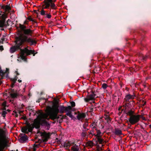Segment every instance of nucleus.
<instances>
[{
  "mask_svg": "<svg viewBox=\"0 0 151 151\" xmlns=\"http://www.w3.org/2000/svg\"><path fill=\"white\" fill-rule=\"evenodd\" d=\"M37 134H39L42 137V139L44 141H47L49 137V134L47 133L46 132H37Z\"/></svg>",
  "mask_w": 151,
  "mask_h": 151,
  "instance_id": "ddd939ff",
  "label": "nucleus"
},
{
  "mask_svg": "<svg viewBox=\"0 0 151 151\" xmlns=\"http://www.w3.org/2000/svg\"><path fill=\"white\" fill-rule=\"evenodd\" d=\"M86 146L89 147H92L93 146V143L91 141H89L87 142L86 144Z\"/></svg>",
  "mask_w": 151,
  "mask_h": 151,
  "instance_id": "b1692460",
  "label": "nucleus"
},
{
  "mask_svg": "<svg viewBox=\"0 0 151 151\" xmlns=\"http://www.w3.org/2000/svg\"><path fill=\"white\" fill-rule=\"evenodd\" d=\"M134 95H131L130 94L127 95L124 99V102H129L130 100L134 99Z\"/></svg>",
  "mask_w": 151,
  "mask_h": 151,
  "instance_id": "2eb2a0df",
  "label": "nucleus"
},
{
  "mask_svg": "<svg viewBox=\"0 0 151 151\" xmlns=\"http://www.w3.org/2000/svg\"><path fill=\"white\" fill-rule=\"evenodd\" d=\"M19 27L23 31L25 29L26 27L24 25H22L20 24L19 25Z\"/></svg>",
  "mask_w": 151,
  "mask_h": 151,
  "instance_id": "a878e982",
  "label": "nucleus"
},
{
  "mask_svg": "<svg viewBox=\"0 0 151 151\" xmlns=\"http://www.w3.org/2000/svg\"><path fill=\"white\" fill-rule=\"evenodd\" d=\"M134 112L133 111L130 110L129 111L127 112V114L129 115L130 117L132 116V115H134Z\"/></svg>",
  "mask_w": 151,
  "mask_h": 151,
  "instance_id": "cd10ccee",
  "label": "nucleus"
},
{
  "mask_svg": "<svg viewBox=\"0 0 151 151\" xmlns=\"http://www.w3.org/2000/svg\"><path fill=\"white\" fill-rule=\"evenodd\" d=\"M3 14L2 13V12L0 11V17H2L3 16Z\"/></svg>",
  "mask_w": 151,
  "mask_h": 151,
  "instance_id": "79ce46f5",
  "label": "nucleus"
},
{
  "mask_svg": "<svg viewBox=\"0 0 151 151\" xmlns=\"http://www.w3.org/2000/svg\"><path fill=\"white\" fill-rule=\"evenodd\" d=\"M44 3L42 5H45L46 3L49 4V6H50V11H51V9L55 10L57 9V6H56L55 4L53 2V0H45L43 2Z\"/></svg>",
  "mask_w": 151,
  "mask_h": 151,
  "instance_id": "0eeeda50",
  "label": "nucleus"
},
{
  "mask_svg": "<svg viewBox=\"0 0 151 151\" xmlns=\"http://www.w3.org/2000/svg\"><path fill=\"white\" fill-rule=\"evenodd\" d=\"M54 0V2H55V1H56V0Z\"/></svg>",
  "mask_w": 151,
  "mask_h": 151,
  "instance_id": "8fccbe9b",
  "label": "nucleus"
},
{
  "mask_svg": "<svg viewBox=\"0 0 151 151\" xmlns=\"http://www.w3.org/2000/svg\"><path fill=\"white\" fill-rule=\"evenodd\" d=\"M3 14L2 17H0L2 18V19L0 20V27H6L7 25H8V20L6 22H5V20L4 19V12H2ZM9 19H8L9 20Z\"/></svg>",
  "mask_w": 151,
  "mask_h": 151,
  "instance_id": "f8f14e48",
  "label": "nucleus"
},
{
  "mask_svg": "<svg viewBox=\"0 0 151 151\" xmlns=\"http://www.w3.org/2000/svg\"><path fill=\"white\" fill-rule=\"evenodd\" d=\"M39 145H34V147L33 148V151H36V148L38 147V146Z\"/></svg>",
  "mask_w": 151,
  "mask_h": 151,
  "instance_id": "473e14b6",
  "label": "nucleus"
},
{
  "mask_svg": "<svg viewBox=\"0 0 151 151\" xmlns=\"http://www.w3.org/2000/svg\"><path fill=\"white\" fill-rule=\"evenodd\" d=\"M95 96L96 94L94 92H93L91 94L87 95L84 99V100L86 102H88L91 100H94L95 99Z\"/></svg>",
  "mask_w": 151,
  "mask_h": 151,
  "instance_id": "9d476101",
  "label": "nucleus"
},
{
  "mask_svg": "<svg viewBox=\"0 0 151 151\" xmlns=\"http://www.w3.org/2000/svg\"><path fill=\"white\" fill-rule=\"evenodd\" d=\"M20 57L21 59L24 61L26 60V56L31 54H33V56H34L36 53H35L34 50H29L27 48H25L24 49L20 50Z\"/></svg>",
  "mask_w": 151,
  "mask_h": 151,
  "instance_id": "20e7f679",
  "label": "nucleus"
},
{
  "mask_svg": "<svg viewBox=\"0 0 151 151\" xmlns=\"http://www.w3.org/2000/svg\"><path fill=\"white\" fill-rule=\"evenodd\" d=\"M42 8L40 11V14L42 16H45L46 18L50 19L52 16L50 13H48L47 11L45 10V9H50V6H49V4L46 3L45 5H42Z\"/></svg>",
  "mask_w": 151,
  "mask_h": 151,
  "instance_id": "39448f33",
  "label": "nucleus"
},
{
  "mask_svg": "<svg viewBox=\"0 0 151 151\" xmlns=\"http://www.w3.org/2000/svg\"><path fill=\"white\" fill-rule=\"evenodd\" d=\"M128 102H124V104L123 105V106L125 108V109H127V108L129 106V103Z\"/></svg>",
  "mask_w": 151,
  "mask_h": 151,
  "instance_id": "bb28decb",
  "label": "nucleus"
},
{
  "mask_svg": "<svg viewBox=\"0 0 151 151\" xmlns=\"http://www.w3.org/2000/svg\"><path fill=\"white\" fill-rule=\"evenodd\" d=\"M1 42V40H0V42Z\"/></svg>",
  "mask_w": 151,
  "mask_h": 151,
  "instance_id": "603ef678",
  "label": "nucleus"
},
{
  "mask_svg": "<svg viewBox=\"0 0 151 151\" xmlns=\"http://www.w3.org/2000/svg\"><path fill=\"white\" fill-rule=\"evenodd\" d=\"M19 95L18 91L17 90L10 89V97L13 99H15L19 96Z\"/></svg>",
  "mask_w": 151,
  "mask_h": 151,
  "instance_id": "1a4fd4ad",
  "label": "nucleus"
},
{
  "mask_svg": "<svg viewBox=\"0 0 151 151\" xmlns=\"http://www.w3.org/2000/svg\"><path fill=\"white\" fill-rule=\"evenodd\" d=\"M147 56H144L143 55L142 56V59H143L145 60L147 58Z\"/></svg>",
  "mask_w": 151,
  "mask_h": 151,
  "instance_id": "ea45409f",
  "label": "nucleus"
},
{
  "mask_svg": "<svg viewBox=\"0 0 151 151\" xmlns=\"http://www.w3.org/2000/svg\"><path fill=\"white\" fill-rule=\"evenodd\" d=\"M3 14L2 17H0L2 18V19L0 20V27H6L7 25H8V20L6 22H5V20L4 19V12H2ZM9 19H8L9 20Z\"/></svg>",
  "mask_w": 151,
  "mask_h": 151,
  "instance_id": "9b49d317",
  "label": "nucleus"
},
{
  "mask_svg": "<svg viewBox=\"0 0 151 151\" xmlns=\"http://www.w3.org/2000/svg\"><path fill=\"white\" fill-rule=\"evenodd\" d=\"M2 105H3L4 108V109L6 110V106H6V101H4Z\"/></svg>",
  "mask_w": 151,
  "mask_h": 151,
  "instance_id": "2f4dec72",
  "label": "nucleus"
},
{
  "mask_svg": "<svg viewBox=\"0 0 151 151\" xmlns=\"http://www.w3.org/2000/svg\"><path fill=\"white\" fill-rule=\"evenodd\" d=\"M91 127L93 129L92 130V131L94 130L96 128L95 127V124L94 122L93 123H92L91 124Z\"/></svg>",
  "mask_w": 151,
  "mask_h": 151,
  "instance_id": "c756f323",
  "label": "nucleus"
},
{
  "mask_svg": "<svg viewBox=\"0 0 151 151\" xmlns=\"http://www.w3.org/2000/svg\"><path fill=\"white\" fill-rule=\"evenodd\" d=\"M86 116V114L85 113L78 112V113L77 118L78 120L82 121L85 118Z\"/></svg>",
  "mask_w": 151,
  "mask_h": 151,
  "instance_id": "4468645a",
  "label": "nucleus"
},
{
  "mask_svg": "<svg viewBox=\"0 0 151 151\" xmlns=\"http://www.w3.org/2000/svg\"><path fill=\"white\" fill-rule=\"evenodd\" d=\"M102 150V149L100 146L98 145L97 147L96 151H101Z\"/></svg>",
  "mask_w": 151,
  "mask_h": 151,
  "instance_id": "7c9ffc66",
  "label": "nucleus"
},
{
  "mask_svg": "<svg viewBox=\"0 0 151 151\" xmlns=\"http://www.w3.org/2000/svg\"><path fill=\"white\" fill-rule=\"evenodd\" d=\"M46 110L47 111L46 113L39 112V114L34 121L32 124L33 128L38 129L41 125L44 126L46 129H49L50 127V125L47 120H48L50 119L54 120L56 119L59 112L63 114L65 112H67L66 114L67 116L70 118L73 116L71 114L72 108L70 106L65 107L61 106L59 107L58 104H55L52 107H47Z\"/></svg>",
  "mask_w": 151,
  "mask_h": 151,
  "instance_id": "f257e3e1",
  "label": "nucleus"
},
{
  "mask_svg": "<svg viewBox=\"0 0 151 151\" xmlns=\"http://www.w3.org/2000/svg\"><path fill=\"white\" fill-rule=\"evenodd\" d=\"M90 134H91L92 136L94 135L96 138L101 137L103 134L100 130L97 128L95 129L94 130L91 131L89 134L90 135Z\"/></svg>",
  "mask_w": 151,
  "mask_h": 151,
  "instance_id": "6e6552de",
  "label": "nucleus"
},
{
  "mask_svg": "<svg viewBox=\"0 0 151 151\" xmlns=\"http://www.w3.org/2000/svg\"><path fill=\"white\" fill-rule=\"evenodd\" d=\"M140 118H142L143 120H145V117L142 116L141 115Z\"/></svg>",
  "mask_w": 151,
  "mask_h": 151,
  "instance_id": "37998d69",
  "label": "nucleus"
},
{
  "mask_svg": "<svg viewBox=\"0 0 151 151\" xmlns=\"http://www.w3.org/2000/svg\"><path fill=\"white\" fill-rule=\"evenodd\" d=\"M4 50V48L2 46H0V50L2 51Z\"/></svg>",
  "mask_w": 151,
  "mask_h": 151,
  "instance_id": "a19ab883",
  "label": "nucleus"
},
{
  "mask_svg": "<svg viewBox=\"0 0 151 151\" xmlns=\"http://www.w3.org/2000/svg\"><path fill=\"white\" fill-rule=\"evenodd\" d=\"M145 104H146V103H145L143 105H144Z\"/></svg>",
  "mask_w": 151,
  "mask_h": 151,
  "instance_id": "09e8293b",
  "label": "nucleus"
},
{
  "mask_svg": "<svg viewBox=\"0 0 151 151\" xmlns=\"http://www.w3.org/2000/svg\"><path fill=\"white\" fill-rule=\"evenodd\" d=\"M141 115L139 114L135 115L130 116L129 120L132 125L134 124L138 123L140 120Z\"/></svg>",
  "mask_w": 151,
  "mask_h": 151,
  "instance_id": "423d86ee",
  "label": "nucleus"
},
{
  "mask_svg": "<svg viewBox=\"0 0 151 151\" xmlns=\"http://www.w3.org/2000/svg\"><path fill=\"white\" fill-rule=\"evenodd\" d=\"M70 104L71 106V107H74L75 106V103L74 102L72 101L70 102Z\"/></svg>",
  "mask_w": 151,
  "mask_h": 151,
  "instance_id": "72a5a7b5",
  "label": "nucleus"
},
{
  "mask_svg": "<svg viewBox=\"0 0 151 151\" xmlns=\"http://www.w3.org/2000/svg\"><path fill=\"white\" fill-rule=\"evenodd\" d=\"M150 127L151 128V124L150 125Z\"/></svg>",
  "mask_w": 151,
  "mask_h": 151,
  "instance_id": "49530a36",
  "label": "nucleus"
},
{
  "mask_svg": "<svg viewBox=\"0 0 151 151\" xmlns=\"http://www.w3.org/2000/svg\"><path fill=\"white\" fill-rule=\"evenodd\" d=\"M18 81L19 82V83H21L22 82V80H18Z\"/></svg>",
  "mask_w": 151,
  "mask_h": 151,
  "instance_id": "a18cd8bd",
  "label": "nucleus"
},
{
  "mask_svg": "<svg viewBox=\"0 0 151 151\" xmlns=\"http://www.w3.org/2000/svg\"><path fill=\"white\" fill-rule=\"evenodd\" d=\"M6 38L4 37V36H3V37H2L1 40L2 41H5V40Z\"/></svg>",
  "mask_w": 151,
  "mask_h": 151,
  "instance_id": "58836bf2",
  "label": "nucleus"
},
{
  "mask_svg": "<svg viewBox=\"0 0 151 151\" xmlns=\"http://www.w3.org/2000/svg\"><path fill=\"white\" fill-rule=\"evenodd\" d=\"M106 119H107L108 121L109 120L110 121V119L109 117V116L107 115H106L105 118Z\"/></svg>",
  "mask_w": 151,
  "mask_h": 151,
  "instance_id": "f704fd0d",
  "label": "nucleus"
},
{
  "mask_svg": "<svg viewBox=\"0 0 151 151\" xmlns=\"http://www.w3.org/2000/svg\"><path fill=\"white\" fill-rule=\"evenodd\" d=\"M6 112L5 111H3V113H2V116H3V117H4L5 116V115L6 114Z\"/></svg>",
  "mask_w": 151,
  "mask_h": 151,
  "instance_id": "4c0bfd02",
  "label": "nucleus"
},
{
  "mask_svg": "<svg viewBox=\"0 0 151 151\" xmlns=\"http://www.w3.org/2000/svg\"><path fill=\"white\" fill-rule=\"evenodd\" d=\"M24 34L27 35H31L32 31L30 29H25L23 31Z\"/></svg>",
  "mask_w": 151,
  "mask_h": 151,
  "instance_id": "6ab92c4d",
  "label": "nucleus"
},
{
  "mask_svg": "<svg viewBox=\"0 0 151 151\" xmlns=\"http://www.w3.org/2000/svg\"><path fill=\"white\" fill-rule=\"evenodd\" d=\"M16 73L17 75L15 78H10V80L11 81V86L12 88H13L14 86V84L16 82L18 77L17 76L19 75V74L18 73L17 71H16L15 72Z\"/></svg>",
  "mask_w": 151,
  "mask_h": 151,
  "instance_id": "dca6fc26",
  "label": "nucleus"
},
{
  "mask_svg": "<svg viewBox=\"0 0 151 151\" xmlns=\"http://www.w3.org/2000/svg\"><path fill=\"white\" fill-rule=\"evenodd\" d=\"M64 147L66 149L70 151H80L81 149L80 145H76L75 142L72 141L65 142L64 144Z\"/></svg>",
  "mask_w": 151,
  "mask_h": 151,
  "instance_id": "7ed1b4c3",
  "label": "nucleus"
},
{
  "mask_svg": "<svg viewBox=\"0 0 151 151\" xmlns=\"http://www.w3.org/2000/svg\"><path fill=\"white\" fill-rule=\"evenodd\" d=\"M9 93V92H8L7 93V92L4 93V97H5V96H8V95L7 93Z\"/></svg>",
  "mask_w": 151,
  "mask_h": 151,
  "instance_id": "e433bc0d",
  "label": "nucleus"
},
{
  "mask_svg": "<svg viewBox=\"0 0 151 151\" xmlns=\"http://www.w3.org/2000/svg\"><path fill=\"white\" fill-rule=\"evenodd\" d=\"M24 42L28 43L31 45H35L36 43V42L35 40L31 38H28L24 35H21L16 38V43L18 47H19Z\"/></svg>",
  "mask_w": 151,
  "mask_h": 151,
  "instance_id": "f03ea898",
  "label": "nucleus"
},
{
  "mask_svg": "<svg viewBox=\"0 0 151 151\" xmlns=\"http://www.w3.org/2000/svg\"><path fill=\"white\" fill-rule=\"evenodd\" d=\"M108 86L107 84L105 83H103L102 85V88L104 89H106Z\"/></svg>",
  "mask_w": 151,
  "mask_h": 151,
  "instance_id": "c85d7f7f",
  "label": "nucleus"
},
{
  "mask_svg": "<svg viewBox=\"0 0 151 151\" xmlns=\"http://www.w3.org/2000/svg\"><path fill=\"white\" fill-rule=\"evenodd\" d=\"M114 133L116 135H120L122 134V132L121 130L118 129H116Z\"/></svg>",
  "mask_w": 151,
  "mask_h": 151,
  "instance_id": "5701e85b",
  "label": "nucleus"
},
{
  "mask_svg": "<svg viewBox=\"0 0 151 151\" xmlns=\"http://www.w3.org/2000/svg\"><path fill=\"white\" fill-rule=\"evenodd\" d=\"M22 130L23 132L27 133L29 132L32 131V129L29 126H26L22 127Z\"/></svg>",
  "mask_w": 151,
  "mask_h": 151,
  "instance_id": "f3484780",
  "label": "nucleus"
},
{
  "mask_svg": "<svg viewBox=\"0 0 151 151\" xmlns=\"http://www.w3.org/2000/svg\"><path fill=\"white\" fill-rule=\"evenodd\" d=\"M8 68H6V71L5 70H2L1 69V67H0V76H2L4 75L9 70ZM1 82L0 81V84H1Z\"/></svg>",
  "mask_w": 151,
  "mask_h": 151,
  "instance_id": "412c9836",
  "label": "nucleus"
},
{
  "mask_svg": "<svg viewBox=\"0 0 151 151\" xmlns=\"http://www.w3.org/2000/svg\"><path fill=\"white\" fill-rule=\"evenodd\" d=\"M7 111H8V112L9 111V109L7 110Z\"/></svg>",
  "mask_w": 151,
  "mask_h": 151,
  "instance_id": "de8ad7c7",
  "label": "nucleus"
},
{
  "mask_svg": "<svg viewBox=\"0 0 151 151\" xmlns=\"http://www.w3.org/2000/svg\"><path fill=\"white\" fill-rule=\"evenodd\" d=\"M28 19L29 20V21H32V22H34V20L31 17H28Z\"/></svg>",
  "mask_w": 151,
  "mask_h": 151,
  "instance_id": "c9c22d12",
  "label": "nucleus"
},
{
  "mask_svg": "<svg viewBox=\"0 0 151 151\" xmlns=\"http://www.w3.org/2000/svg\"><path fill=\"white\" fill-rule=\"evenodd\" d=\"M16 47H12L10 48V51L12 52H13L15 51V50H17V49H19L20 47V46L19 47H18L17 46V43H16Z\"/></svg>",
  "mask_w": 151,
  "mask_h": 151,
  "instance_id": "4be33fe9",
  "label": "nucleus"
},
{
  "mask_svg": "<svg viewBox=\"0 0 151 151\" xmlns=\"http://www.w3.org/2000/svg\"><path fill=\"white\" fill-rule=\"evenodd\" d=\"M27 137L26 136L24 135L22 136L20 138V140L22 142H24L27 139Z\"/></svg>",
  "mask_w": 151,
  "mask_h": 151,
  "instance_id": "393cba45",
  "label": "nucleus"
},
{
  "mask_svg": "<svg viewBox=\"0 0 151 151\" xmlns=\"http://www.w3.org/2000/svg\"><path fill=\"white\" fill-rule=\"evenodd\" d=\"M10 10H11V7L10 6Z\"/></svg>",
  "mask_w": 151,
  "mask_h": 151,
  "instance_id": "3c124183",
  "label": "nucleus"
},
{
  "mask_svg": "<svg viewBox=\"0 0 151 151\" xmlns=\"http://www.w3.org/2000/svg\"><path fill=\"white\" fill-rule=\"evenodd\" d=\"M4 10V12L6 14L8 13L9 12V5H6V6L2 7Z\"/></svg>",
  "mask_w": 151,
  "mask_h": 151,
  "instance_id": "aec40b11",
  "label": "nucleus"
},
{
  "mask_svg": "<svg viewBox=\"0 0 151 151\" xmlns=\"http://www.w3.org/2000/svg\"><path fill=\"white\" fill-rule=\"evenodd\" d=\"M97 139V141L100 144H101V147L104 146L103 144H105L106 143L105 141H104V139L101 138V137H98Z\"/></svg>",
  "mask_w": 151,
  "mask_h": 151,
  "instance_id": "a211bd4d",
  "label": "nucleus"
},
{
  "mask_svg": "<svg viewBox=\"0 0 151 151\" xmlns=\"http://www.w3.org/2000/svg\"><path fill=\"white\" fill-rule=\"evenodd\" d=\"M28 23V22L26 20H25L24 22V24H27Z\"/></svg>",
  "mask_w": 151,
  "mask_h": 151,
  "instance_id": "c03bdc74",
  "label": "nucleus"
}]
</instances>
